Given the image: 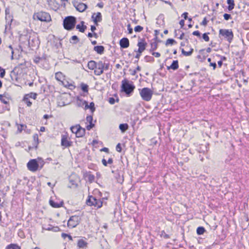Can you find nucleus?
Segmentation results:
<instances>
[{"label": "nucleus", "mask_w": 249, "mask_h": 249, "mask_svg": "<svg viewBox=\"0 0 249 249\" xmlns=\"http://www.w3.org/2000/svg\"><path fill=\"white\" fill-rule=\"evenodd\" d=\"M135 86L132 82H129L127 79H124L122 81L121 91L124 92L127 96H129L133 92Z\"/></svg>", "instance_id": "obj_1"}, {"label": "nucleus", "mask_w": 249, "mask_h": 249, "mask_svg": "<svg viewBox=\"0 0 249 249\" xmlns=\"http://www.w3.org/2000/svg\"><path fill=\"white\" fill-rule=\"evenodd\" d=\"M140 95L142 99L146 102H148L152 99L153 94V91L148 88H143L139 89Z\"/></svg>", "instance_id": "obj_2"}, {"label": "nucleus", "mask_w": 249, "mask_h": 249, "mask_svg": "<svg viewBox=\"0 0 249 249\" xmlns=\"http://www.w3.org/2000/svg\"><path fill=\"white\" fill-rule=\"evenodd\" d=\"M76 18L72 16H68L63 20L64 28L67 30H71L75 25Z\"/></svg>", "instance_id": "obj_3"}, {"label": "nucleus", "mask_w": 249, "mask_h": 249, "mask_svg": "<svg viewBox=\"0 0 249 249\" xmlns=\"http://www.w3.org/2000/svg\"><path fill=\"white\" fill-rule=\"evenodd\" d=\"M88 205L94 206L97 209L100 208L103 205V202L100 199H97L96 197L90 196L86 201Z\"/></svg>", "instance_id": "obj_4"}, {"label": "nucleus", "mask_w": 249, "mask_h": 249, "mask_svg": "<svg viewBox=\"0 0 249 249\" xmlns=\"http://www.w3.org/2000/svg\"><path fill=\"white\" fill-rule=\"evenodd\" d=\"M219 36H223L229 43H231L233 38V34L231 30L230 29H220L219 31Z\"/></svg>", "instance_id": "obj_5"}, {"label": "nucleus", "mask_w": 249, "mask_h": 249, "mask_svg": "<svg viewBox=\"0 0 249 249\" xmlns=\"http://www.w3.org/2000/svg\"><path fill=\"white\" fill-rule=\"evenodd\" d=\"M34 18L42 21H49L51 18L50 15L46 12H39L34 15Z\"/></svg>", "instance_id": "obj_6"}, {"label": "nucleus", "mask_w": 249, "mask_h": 249, "mask_svg": "<svg viewBox=\"0 0 249 249\" xmlns=\"http://www.w3.org/2000/svg\"><path fill=\"white\" fill-rule=\"evenodd\" d=\"M24 36H25V38L28 40L29 45L32 47H35L38 45V40L36 38V37L34 34H30L29 35H27L23 36H21V37Z\"/></svg>", "instance_id": "obj_7"}, {"label": "nucleus", "mask_w": 249, "mask_h": 249, "mask_svg": "<svg viewBox=\"0 0 249 249\" xmlns=\"http://www.w3.org/2000/svg\"><path fill=\"white\" fill-rule=\"evenodd\" d=\"M80 218L77 215L71 216L68 221V227L69 228H73L77 226L80 222Z\"/></svg>", "instance_id": "obj_8"}, {"label": "nucleus", "mask_w": 249, "mask_h": 249, "mask_svg": "<svg viewBox=\"0 0 249 249\" xmlns=\"http://www.w3.org/2000/svg\"><path fill=\"white\" fill-rule=\"evenodd\" d=\"M29 170L32 172H36L38 170L39 164L36 160L33 159L29 160L27 164Z\"/></svg>", "instance_id": "obj_9"}, {"label": "nucleus", "mask_w": 249, "mask_h": 249, "mask_svg": "<svg viewBox=\"0 0 249 249\" xmlns=\"http://www.w3.org/2000/svg\"><path fill=\"white\" fill-rule=\"evenodd\" d=\"M72 4L76 9L80 12H83L85 11V10L88 8L87 4L83 2H79L77 1H73Z\"/></svg>", "instance_id": "obj_10"}, {"label": "nucleus", "mask_w": 249, "mask_h": 249, "mask_svg": "<svg viewBox=\"0 0 249 249\" xmlns=\"http://www.w3.org/2000/svg\"><path fill=\"white\" fill-rule=\"evenodd\" d=\"M104 70V69L103 62L102 61H99L97 62L96 68L94 71V74L96 75H100L103 73Z\"/></svg>", "instance_id": "obj_11"}, {"label": "nucleus", "mask_w": 249, "mask_h": 249, "mask_svg": "<svg viewBox=\"0 0 249 249\" xmlns=\"http://www.w3.org/2000/svg\"><path fill=\"white\" fill-rule=\"evenodd\" d=\"M55 77L57 81L61 82L65 87H70V86H71V84H69L67 81H63L64 76L62 72H56L55 74Z\"/></svg>", "instance_id": "obj_12"}, {"label": "nucleus", "mask_w": 249, "mask_h": 249, "mask_svg": "<svg viewBox=\"0 0 249 249\" xmlns=\"http://www.w3.org/2000/svg\"><path fill=\"white\" fill-rule=\"evenodd\" d=\"M91 18L92 19L94 24L97 26L98 25V23L101 22L102 20V15L100 12L93 13L92 15Z\"/></svg>", "instance_id": "obj_13"}, {"label": "nucleus", "mask_w": 249, "mask_h": 249, "mask_svg": "<svg viewBox=\"0 0 249 249\" xmlns=\"http://www.w3.org/2000/svg\"><path fill=\"white\" fill-rule=\"evenodd\" d=\"M20 70L19 68H15L10 73V77L12 81H18L19 78L18 76V71Z\"/></svg>", "instance_id": "obj_14"}, {"label": "nucleus", "mask_w": 249, "mask_h": 249, "mask_svg": "<svg viewBox=\"0 0 249 249\" xmlns=\"http://www.w3.org/2000/svg\"><path fill=\"white\" fill-rule=\"evenodd\" d=\"M137 45L139 47L137 52L139 53H142L145 50L147 43L144 41L143 39H141L140 41L138 42Z\"/></svg>", "instance_id": "obj_15"}, {"label": "nucleus", "mask_w": 249, "mask_h": 249, "mask_svg": "<svg viewBox=\"0 0 249 249\" xmlns=\"http://www.w3.org/2000/svg\"><path fill=\"white\" fill-rule=\"evenodd\" d=\"M120 45L121 48H127L129 47V41L127 38L124 37L120 41Z\"/></svg>", "instance_id": "obj_16"}, {"label": "nucleus", "mask_w": 249, "mask_h": 249, "mask_svg": "<svg viewBox=\"0 0 249 249\" xmlns=\"http://www.w3.org/2000/svg\"><path fill=\"white\" fill-rule=\"evenodd\" d=\"M72 143L71 142L68 141L67 137L63 135L61 138V145L65 147H68L71 146Z\"/></svg>", "instance_id": "obj_17"}, {"label": "nucleus", "mask_w": 249, "mask_h": 249, "mask_svg": "<svg viewBox=\"0 0 249 249\" xmlns=\"http://www.w3.org/2000/svg\"><path fill=\"white\" fill-rule=\"evenodd\" d=\"M87 102L78 97L76 99V104L78 107H84L87 104Z\"/></svg>", "instance_id": "obj_18"}, {"label": "nucleus", "mask_w": 249, "mask_h": 249, "mask_svg": "<svg viewBox=\"0 0 249 249\" xmlns=\"http://www.w3.org/2000/svg\"><path fill=\"white\" fill-rule=\"evenodd\" d=\"M178 68V60H174L172 64L170 66L167 67V69L169 70L172 69L174 71L177 70Z\"/></svg>", "instance_id": "obj_19"}, {"label": "nucleus", "mask_w": 249, "mask_h": 249, "mask_svg": "<svg viewBox=\"0 0 249 249\" xmlns=\"http://www.w3.org/2000/svg\"><path fill=\"white\" fill-rule=\"evenodd\" d=\"M49 203L50 205L53 208H60L62 206L63 202L61 201L60 202H55L53 200H50Z\"/></svg>", "instance_id": "obj_20"}, {"label": "nucleus", "mask_w": 249, "mask_h": 249, "mask_svg": "<svg viewBox=\"0 0 249 249\" xmlns=\"http://www.w3.org/2000/svg\"><path fill=\"white\" fill-rule=\"evenodd\" d=\"M104 50V47L103 46H96L94 47V50L100 54L103 53Z\"/></svg>", "instance_id": "obj_21"}, {"label": "nucleus", "mask_w": 249, "mask_h": 249, "mask_svg": "<svg viewBox=\"0 0 249 249\" xmlns=\"http://www.w3.org/2000/svg\"><path fill=\"white\" fill-rule=\"evenodd\" d=\"M96 64H97V62H96L95 61L91 60L88 62V67L90 70H95V68H96Z\"/></svg>", "instance_id": "obj_22"}, {"label": "nucleus", "mask_w": 249, "mask_h": 249, "mask_svg": "<svg viewBox=\"0 0 249 249\" xmlns=\"http://www.w3.org/2000/svg\"><path fill=\"white\" fill-rule=\"evenodd\" d=\"M85 134V128H82L80 125L79 128H78L77 133L76 134V137H81L84 136Z\"/></svg>", "instance_id": "obj_23"}, {"label": "nucleus", "mask_w": 249, "mask_h": 249, "mask_svg": "<svg viewBox=\"0 0 249 249\" xmlns=\"http://www.w3.org/2000/svg\"><path fill=\"white\" fill-rule=\"evenodd\" d=\"M129 126L127 124H121L119 125V129L122 133L125 132L128 129Z\"/></svg>", "instance_id": "obj_24"}, {"label": "nucleus", "mask_w": 249, "mask_h": 249, "mask_svg": "<svg viewBox=\"0 0 249 249\" xmlns=\"http://www.w3.org/2000/svg\"><path fill=\"white\" fill-rule=\"evenodd\" d=\"M33 146L35 147L36 148L37 147V145L38 144V136L37 134H34L33 136Z\"/></svg>", "instance_id": "obj_25"}, {"label": "nucleus", "mask_w": 249, "mask_h": 249, "mask_svg": "<svg viewBox=\"0 0 249 249\" xmlns=\"http://www.w3.org/2000/svg\"><path fill=\"white\" fill-rule=\"evenodd\" d=\"M87 244V242L83 239L79 240L77 243V246L80 248H83L84 247H86Z\"/></svg>", "instance_id": "obj_26"}, {"label": "nucleus", "mask_w": 249, "mask_h": 249, "mask_svg": "<svg viewBox=\"0 0 249 249\" xmlns=\"http://www.w3.org/2000/svg\"><path fill=\"white\" fill-rule=\"evenodd\" d=\"M89 108L91 112H94L95 110V108L94 107V104L93 102H91L89 105L88 104V102L87 103V104H86V106L84 107L85 109H87Z\"/></svg>", "instance_id": "obj_27"}, {"label": "nucleus", "mask_w": 249, "mask_h": 249, "mask_svg": "<svg viewBox=\"0 0 249 249\" xmlns=\"http://www.w3.org/2000/svg\"><path fill=\"white\" fill-rule=\"evenodd\" d=\"M81 23L82 24V25H80V24H78L76 25V28L77 29H78L80 32L83 33V32H84L85 29L87 28V27H86V26H85L83 25L84 23V21H81Z\"/></svg>", "instance_id": "obj_28"}, {"label": "nucleus", "mask_w": 249, "mask_h": 249, "mask_svg": "<svg viewBox=\"0 0 249 249\" xmlns=\"http://www.w3.org/2000/svg\"><path fill=\"white\" fill-rule=\"evenodd\" d=\"M79 41V38L76 36H73L70 39V42L73 44H76Z\"/></svg>", "instance_id": "obj_29"}, {"label": "nucleus", "mask_w": 249, "mask_h": 249, "mask_svg": "<svg viewBox=\"0 0 249 249\" xmlns=\"http://www.w3.org/2000/svg\"><path fill=\"white\" fill-rule=\"evenodd\" d=\"M227 3L229 6L228 9L229 11L232 10L234 7V0H227Z\"/></svg>", "instance_id": "obj_30"}, {"label": "nucleus", "mask_w": 249, "mask_h": 249, "mask_svg": "<svg viewBox=\"0 0 249 249\" xmlns=\"http://www.w3.org/2000/svg\"><path fill=\"white\" fill-rule=\"evenodd\" d=\"M23 101L29 107H31L32 105V103L30 101L29 98L28 97V96L26 94L24 95L23 99Z\"/></svg>", "instance_id": "obj_31"}, {"label": "nucleus", "mask_w": 249, "mask_h": 249, "mask_svg": "<svg viewBox=\"0 0 249 249\" xmlns=\"http://www.w3.org/2000/svg\"><path fill=\"white\" fill-rule=\"evenodd\" d=\"M193 51L194 49L193 48L190 49V50L188 52L185 51L183 49H182L181 53L185 56H190L192 54Z\"/></svg>", "instance_id": "obj_32"}, {"label": "nucleus", "mask_w": 249, "mask_h": 249, "mask_svg": "<svg viewBox=\"0 0 249 249\" xmlns=\"http://www.w3.org/2000/svg\"><path fill=\"white\" fill-rule=\"evenodd\" d=\"M206 231L205 228L203 227H199L197 228L196 233L198 235H202Z\"/></svg>", "instance_id": "obj_33"}, {"label": "nucleus", "mask_w": 249, "mask_h": 249, "mask_svg": "<svg viewBox=\"0 0 249 249\" xmlns=\"http://www.w3.org/2000/svg\"><path fill=\"white\" fill-rule=\"evenodd\" d=\"M5 249H20V248L15 244H10L8 245Z\"/></svg>", "instance_id": "obj_34"}, {"label": "nucleus", "mask_w": 249, "mask_h": 249, "mask_svg": "<svg viewBox=\"0 0 249 249\" xmlns=\"http://www.w3.org/2000/svg\"><path fill=\"white\" fill-rule=\"evenodd\" d=\"M80 125L77 124L75 126H72L71 127V130L72 133H75L76 135L77 133L78 128H79Z\"/></svg>", "instance_id": "obj_35"}, {"label": "nucleus", "mask_w": 249, "mask_h": 249, "mask_svg": "<svg viewBox=\"0 0 249 249\" xmlns=\"http://www.w3.org/2000/svg\"><path fill=\"white\" fill-rule=\"evenodd\" d=\"M176 43L177 42L174 39L169 38L166 40L165 45L168 46L169 45H173L174 44Z\"/></svg>", "instance_id": "obj_36"}, {"label": "nucleus", "mask_w": 249, "mask_h": 249, "mask_svg": "<svg viewBox=\"0 0 249 249\" xmlns=\"http://www.w3.org/2000/svg\"><path fill=\"white\" fill-rule=\"evenodd\" d=\"M81 87L82 90L84 92H88V88H89V87H88V86L87 84L82 83L81 85Z\"/></svg>", "instance_id": "obj_37"}, {"label": "nucleus", "mask_w": 249, "mask_h": 249, "mask_svg": "<svg viewBox=\"0 0 249 249\" xmlns=\"http://www.w3.org/2000/svg\"><path fill=\"white\" fill-rule=\"evenodd\" d=\"M0 100L4 104H7L8 103L7 99L1 94L0 95Z\"/></svg>", "instance_id": "obj_38"}, {"label": "nucleus", "mask_w": 249, "mask_h": 249, "mask_svg": "<svg viewBox=\"0 0 249 249\" xmlns=\"http://www.w3.org/2000/svg\"><path fill=\"white\" fill-rule=\"evenodd\" d=\"M160 235L161 237H163L165 239H168L170 238L169 235L166 234L164 231H162L160 232Z\"/></svg>", "instance_id": "obj_39"}, {"label": "nucleus", "mask_w": 249, "mask_h": 249, "mask_svg": "<svg viewBox=\"0 0 249 249\" xmlns=\"http://www.w3.org/2000/svg\"><path fill=\"white\" fill-rule=\"evenodd\" d=\"M28 96V97L33 98L34 99H36V98L37 94L36 93L31 92L29 94H26Z\"/></svg>", "instance_id": "obj_40"}, {"label": "nucleus", "mask_w": 249, "mask_h": 249, "mask_svg": "<svg viewBox=\"0 0 249 249\" xmlns=\"http://www.w3.org/2000/svg\"><path fill=\"white\" fill-rule=\"evenodd\" d=\"M157 48V44L156 42H153L151 43V49L150 51L152 52L155 50H156Z\"/></svg>", "instance_id": "obj_41"}, {"label": "nucleus", "mask_w": 249, "mask_h": 249, "mask_svg": "<svg viewBox=\"0 0 249 249\" xmlns=\"http://www.w3.org/2000/svg\"><path fill=\"white\" fill-rule=\"evenodd\" d=\"M208 34H209V33H206L203 34L202 35V38L205 41H208L209 40Z\"/></svg>", "instance_id": "obj_42"}, {"label": "nucleus", "mask_w": 249, "mask_h": 249, "mask_svg": "<svg viewBox=\"0 0 249 249\" xmlns=\"http://www.w3.org/2000/svg\"><path fill=\"white\" fill-rule=\"evenodd\" d=\"M142 30L143 27L140 25H138L134 28V31L136 32H141Z\"/></svg>", "instance_id": "obj_43"}, {"label": "nucleus", "mask_w": 249, "mask_h": 249, "mask_svg": "<svg viewBox=\"0 0 249 249\" xmlns=\"http://www.w3.org/2000/svg\"><path fill=\"white\" fill-rule=\"evenodd\" d=\"M144 59L146 62H153L154 60V58L153 57L150 56H146L144 57Z\"/></svg>", "instance_id": "obj_44"}, {"label": "nucleus", "mask_w": 249, "mask_h": 249, "mask_svg": "<svg viewBox=\"0 0 249 249\" xmlns=\"http://www.w3.org/2000/svg\"><path fill=\"white\" fill-rule=\"evenodd\" d=\"M224 18L226 20H228L230 19L231 18V16L230 14H224L223 15Z\"/></svg>", "instance_id": "obj_45"}, {"label": "nucleus", "mask_w": 249, "mask_h": 249, "mask_svg": "<svg viewBox=\"0 0 249 249\" xmlns=\"http://www.w3.org/2000/svg\"><path fill=\"white\" fill-rule=\"evenodd\" d=\"M25 127H26V126L23 124H20L18 125V132L20 133Z\"/></svg>", "instance_id": "obj_46"}, {"label": "nucleus", "mask_w": 249, "mask_h": 249, "mask_svg": "<svg viewBox=\"0 0 249 249\" xmlns=\"http://www.w3.org/2000/svg\"><path fill=\"white\" fill-rule=\"evenodd\" d=\"M92 120H93V118H92V116H88L86 118V121L87 122H89V124L90 123H92Z\"/></svg>", "instance_id": "obj_47"}, {"label": "nucleus", "mask_w": 249, "mask_h": 249, "mask_svg": "<svg viewBox=\"0 0 249 249\" xmlns=\"http://www.w3.org/2000/svg\"><path fill=\"white\" fill-rule=\"evenodd\" d=\"M103 64L104 66V70H107L109 69V63L103 62Z\"/></svg>", "instance_id": "obj_48"}, {"label": "nucleus", "mask_w": 249, "mask_h": 249, "mask_svg": "<svg viewBox=\"0 0 249 249\" xmlns=\"http://www.w3.org/2000/svg\"><path fill=\"white\" fill-rule=\"evenodd\" d=\"M0 77L3 78L5 74V70L3 69H2L1 68V70H0Z\"/></svg>", "instance_id": "obj_49"}, {"label": "nucleus", "mask_w": 249, "mask_h": 249, "mask_svg": "<svg viewBox=\"0 0 249 249\" xmlns=\"http://www.w3.org/2000/svg\"><path fill=\"white\" fill-rule=\"evenodd\" d=\"M7 49H9L11 52L12 55H11V59H13V54H14V50L11 45H9L8 46Z\"/></svg>", "instance_id": "obj_50"}, {"label": "nucleus", "mask_w": 249, "mask_h": 249, "mask_svg": "<svg viewBox=\"0 0 249 249\" xmlns=\"http://www.w3.org/2000/svg\"><path fill=\"white\" fill-rule=\"evenodd\" d=\"M127 26V30L128 31V33L129 34H131L133 33V29L131 27L130 24H128Z\"/></svg>", "instance_id": "obj_51"}, {"label": "nucleus", "mask_w": 249, "mask_h": 249, "mask_svg": "<svg viewBox=\"0 0 249 249\" xmlns=\"http://www.w3.org/2000/svg\"><path fill=\"white\" fill-rule=\"evenodd\" d=\"M108 102L109 103L111 104V105H113L114 104L115 102V99L113 97H110L108 99Z\"/></svg>", "instance_id": "obj_52"}, {"label": "nucleus", "mask_w": 249, "mask_h": 249, "mask_svg": "<svg viewBox=\"0 0 249 249\" xmlns=\"http://www.w3.org/2000/svg\"><path fill=\"white\" fill-rule=\"evenodd\" d=\"M5 14H6L5 19L7 21V20H8V15H10V10H9V9H6V10H5Z\"/></svg>", "instance_id": "obj_53"}, {"label": "nucleus", "mask_w": 249, "mask_h": 249, "mask_svg": "<svg viewBox=\"0 0 249 249\" xmlns=\"http://www.w3.org/2000/svg\"><path fill=\"white\" fill-rule=\"evenodd\" d=\"M94 124H93L90 123L89 125H88L86 126V128H87V130H89L94 126Z\"/></svg>", "instance_id": "obj_54"}, {"label": "nucleus", "mask_w": 249, "mask_h": 249, "mask_svg": "<svg viewBox=\"0 0 249 249\" xmlns=\"http://www.w3.org/2000/svg\"><path fill=\"white\" fill-rule=\"evenodd\" d=\"M116 150L120 152L121 151L122 148L120 143H118L116 147Z\"/></svg>", "instance_id": "obj_55"}, {"label": "nucleus", "mask_w": 249, "mask_h": 249, "mask_svg": "<svg viewBox=\"0 0 249 249\" xmlns=\"http://www.w3.org/2000/svg\"><path fill=\"white\" fill-rule=\"evenodd\" d=\"M192 34L194 36H197L198 37H200V33L198 31H195L193 32Z\"/></svg>", "instance_id": "obj_56"}, {"label": "nucleus", "mask_w": 249, "mask_h": 249, "mask_svg": "<svg viewBox=\"0 0 249 249\" xmlns=\"http://www.w3.org/2000/svg\"><path fill=\"white\" fill-rule=\"evenodd\" d=\"M162 1L165 3L169 4L172 8H173V5L170 1L164 0H162Z\"/></svg>", "instance_id": "obj_57"}, {"label": "nucleus", "mask_w": 249, "mask_h": 249, "mask_svg": "<svg viewBox=\"0 0 249 249\" xmlns=\"http://www.w3.org/2000/svg\"><path fill=\"white\" fill-rule=\"evenodd\" d=\"M152 54L156 57H159L160 56V54L158 52H153Z\"/></svg>", "instance_id": "obj_58"}, {"label": "nucleus", "mask_w": 249, "mask_h": 249, "mask_svg": "<svg viewBox=\"0 0 249 249\" xmlns=\"http://www.w3.org/2000/svg\"><path fill=\"white\" fill-rule=\"evenodd\" d=\"M210 66L213 67V70H215L216 67V63H210Z\"/></svg>", "instance_id": "obj_59"}, {"label": "nucleus", "mask_w": 249, "mask_h": 249, "mask_svg": "<svg viewBox=\"0 0 249 249\" xmlns=\"http://www.w3.org/2000/svg\"><path fill=\"white\" fill-rule=\"evenodd\" d=\"M188 13L187 12H184L182 15V17L184 18L185 19H186L188 18Z\"/></svg>", "instance_id": "obj_60"}, {"label": "nucleus", "mask_w": 249, "mask_h": 249, "mask_svg": "<svg viewBox=\"0 0 249 249\" xmlns=\"http://www.w3.org/2000/svg\"><path fill=\"white\" fill-rule=\"evenodd\" d=\"M129 71L130 72V74L132 75H135L137 72L136 70H132L130 69Z\"/></svg>", "instance_id": "obj_61"}, {"label": "nucleus", "mask_w": 249, "mask_h": 249, "mask_svg": "<svg viewBox=\"0 0 249 249\" xmlns=\"http://www.w3.org/2000/svg\"><path fill=\"white\" fill-rule=\"evenodd\" d=\"M104 3L102 2H99V3H98L97 4V6L100 7V8H103L104 7Z\"/></svg>", "instance_id": "obj_62"}, {"label": "nucleus", "mask_w": 249, "mask_h": 249, "mask_svg": "<svg viewBox=\"0 0 249 249\" xmlns=\"http://www.w3.org/2000/svg\"><path fill=\"white\" fill-rule=\"evenodd\" d=\"M11 18V17L10 15H8V20H7V21H6V22H7L8 24H9V23H10V22H12V19Z\"/></svg>", "instance_id": "obj_63"}, {"label": "nucleus", "mask_w": 249, "mask_h": 249, "mask_svg": "<svg viewBox=\"0 0 249 249\" xmlns=\"http://www.w3.org/2000/svg\"><path fill=\"white\" fill-rule=\"evenodd\" d=\"M102 162L104 166H107V161L105 159H103L102 160Z\"/></svg>", "instance_id": "obj_64"}]
</instances>
